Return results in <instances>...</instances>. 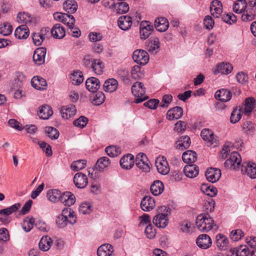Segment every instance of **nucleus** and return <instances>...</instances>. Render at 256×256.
Returning a JSON list of instances; mask_svg holds the SVG:
<instances>
[{"instance_id":"nucleus-1","label":"nucleus","mask_w":256,"mask_h":256,"mask_svg":"<svg viewBox=\"0 0 256 256\" xmlns=\"http://www.w3.org/2000/svg\"><path fill=\"white\" fill-rule=\"evenodd\" d=\"M196 223V227L200 231L205 232L210 230L214 225L213 220L208 213L198 216Z\"/></svg>"},{"instance_id":"nucleus-2","label":"nucleus","mask_w":256,"mask_h":256,"mask_svg":"<svg viewBox=\"0 0 256 256\" xmlns=\"http://www.w3.org/2000/svg\"><path fill=\"white\" fill-rule=\"evenodd\" d=\"M132 92L137 98L135 100V103L138 104L144 102L146 99V97L142 98L146 92V88L144 84L140 82H136L132 86Z\"/></svg>"},{"instance_id":"nucleus-3","label":"nucleus","mask_w":256,"mask_h":256,"mask_svg":"<svg viewBox=\"0 0 256 256\" xmlns=\"http://www.w3.org/2000/svg\"><path fill=\"white\" fill-rule=\"evenodd\" d=\"M241 163V157L236 152H232L230 157L224 162L226 167L231 170H236L240 168Z\"/></svg>"},{"instance_id":"nucleus-4","label":"nucleus","mask_w":256,"mask_h":256,"mask_svg":"<svg viewBox=\"0 0 256 256\" xmlns=\"http://www.w3.org/2000/svg\"><path fill=\"white\" fill-rule=\"evenodd\" d=\"M132 58L138 64L144 66L148 62L149 56L148 52L144 50H136L133 52Z\"/></svg>"},{"instance_id":"nucleus-5","label":"nucleus","mask_w":256,"mask_h":256,"mask_svg":"<svg viewBox=\"0 0 256 256\" xmlns=\"http://www.w3.org/2000/svg\"><path fill=\"white\" fill-rule=\"evenodd\" d=\"M242 172H245L251 178H256V164L252 162H244L242 166Z\"/></svg>"},{"instance_id":"nucleus-6","label":"nucleus","mask_w":256,"mask_h":256,"mask_svg":"<svg viewBox=\"0 0 256 256\" xmlns=\"http://www.w3.org/2000/svg\"><path fill=\"white\" fill-rule=\"evenodd\" d=\"M46 49L44 47L37 48L33 54L34 62L38 65H40L44 63Z\"/></svg>"},{"instance_id":"nucleus-7","label":"nucleus","mask_w":256,"mask_h":256,"mask_svg":"<svg viewBox=\"0 0 256 256\" xmlns=\"http://www.w3.org/2000/svg\"><path fill=\"white\" fill-rule=\"evenodd\" d=\"M156 166L158 172L162 174H166L170 172V168L166 158H158L156 160Z\"/></svg>"},{"instance_id":"nucleus-8","label":"nucleus","mask_w":256,"mask_h":256,"mask_svg":"<svg viewBox=\"0 0 256 256\" xmlns=\"http://www.w3.org/2000/svg\"><path fill=\"white\" fill-rule=\"evenodd\" d=\"M155 206V200L150 196H146L141 200L140 208L144 211L149 212L153 210Z\"/></svg>"},{"instance_id":"nucleus-9","label":"nucleus","mask_w":256,"mask_h":256,"mask_svg":"<svg viewBox=\"0 0 256 256\" xmlns=\"http://www.w3.org/2000/svg\"><path fill=\"white\" fill-rule=\"evenodd\" d=\"M205 175L208 181L214 183L220 178L221 171L218 168H210L207 170Z\"/></svg>"},{"instance_id":"nucleus-10","label":"nucleus","mask_w":256,"mask_h":256,"mask_svg":"<svg viewBox=\"0 0 256 256\" xmlns=\"http://www.w3.org/2000/svg\"><path fill=\"white\" fill-rule=\"evenodd\" d=\"M197 246L201 248L207 249L212 245V240L210 237L206 234L200 235L196 238Z\"/></svg>"},{"instance_id":"nucleus-11","label":"nucleus","mask_w":256,"mask_h":256,"mask_svg":"<svg viewBox=\"0 0 256 256\" xmlns=\"http://www.w3.org/2000/svg\"><path fill=\"white\" fill-rule=\"evenodd\" d=\"M74 182L76 186L78 188H83L88 184V178L86 174L78 172L76 174L74 178Z\"/></svg>"},{"instance_id":"nucleus-12","label":"nucleus","mask_w":256,"mask_h":256,"mask_svg":"<svg viewBox=\"0 0 256 256\" xmlns=\"http://www.w3.org/2000/svg\"><path fill=\"white\" fill-rule=\"evenodd\" d=\"M60 201L64 206H70L76 202L74 195L70 192H66L60 195Z\"/></svg>"},{"instance_id":"nucleus-13","label":"nucleus","mask_w":256,"mask_h":256,"mask_svg":"<svg viewBox=\"0 0 256 256\" xmlns=\"http://www.w3.org/2000/svg\"><path fill=\"white\" fill-rule=\"evenodd\" d=\"M153 223L158 228H165L168 224L167 214H156L153 218Z\"/></svg>"},{"instance_id":"nucleus-14","label":"nucleus","mask_w":256,"mask_h":256,"mask_svg":"<svg viewBox=\"0 0 256 256\" xmlns=\"http://www.w3.org/2000/svg\"><path fill=\"white\" fill-rule=\"evenodd\" d=\"M183 115V110L180 106H176L169 110L166 113V118L170 120L180 118Z\"/></svg>"},{"instance_id":"nucleus-15","label":"nucleus","mask_w":256,"mask_h":256,"mask_svg":"<svg viewBox=\"0 0 256 256\" xmlns=\"http://www.w3.org/2000/svg\"><path fill=\"white\" fill-rule=\"evenodd\" d=\"M86 86L88 90L92 92H95L100 87V82L98 79L91 77L86 80Z\"/></svg>"},{"instance_id":"nucleus-16","label":"nucleus","mask_w":256,"mask_h":256,"mask_svg":"<svg viewBox=\"0 0 256 256\" xmlns=\"http://www.w3.org/2000/svg\"><path fill=\"white\" fill-rule=\"evenodd\" d=\"M232 68V66L230 63L225 64L222 62L216 65V68L214 70V73L216 74L218 73L228 74L231 72Z\"/></svg>"},{"instance_id":"nucleus-17","label":"nucleus","mask_w":256,"mask_h":256,"mask_svg":"<svg viewBox=\"0 0 256 256\" xmlns=\"http://www.w3.org/2000/svg\"><path fill=\"white\" fill-rule=\"evenodd\" d=\"M51 34L54 38L62 39L66 36V30L60 24H56L52 28Z\"/></svg>"},{"instance_id":"nucleus-18","label":"nucleus","mask_w":256,"mask_h":256,"mask_svg":"<svg viewBox=\"0 0 256 256\" xmlns=\"http://www.w3.org/2000/svg\"><path fill=\"white\" fill-rule=\"evenodd\" d=\"M60 113L64 118L68 119L73 116L76 113V108L74 104H69L62 108Z\"/></svg>"},{"instance_id":"nucleus-19","label":"nucleus","mask_w":256,"mask_h":256,"mask_svg":"<svg viewBox=\"0 0 256 256\" xmlns=\"http://www.w3.org/2000/svg\"><path fill=\"white\" fill-rule=\"evenodd\" d=\"M222 4L218 0H213L211 2L210 6V10L211 14L216 18H218L222 12Z\"/></svg>"},{"instance_id":"nucleus-20","label":"nucleus","mask_w":256,"mask_h":256,"mask_svg":"<svg viewBox=\"0 0 256 256\" xmlns=\"http://www.w3.org/2000/svg\"><path fill=\"white\" fill-rule=\"evenodd\" d=\"M154 26L158 31L164 32L168 30L169 26V23L166 18H158L155 20Z\"/></svg>"},{"instance_id":"nucleus-21","label":"nucleus","mask_w":256,"mask_h":256,"mask_svg":"<svg viewBox=\"0 0 256 256\" xmlns=\"http://www.w3.org/2000/svg\"><path fill=\"white\" fill-rule=\"evenodd\" d=\"M121 166L126 170L131 168L134 166V157L131 154H127L123 156L120 161Z\"/></svg>"},{"instance_id":"nucleus-22","label":"nucleus","mask_w":256,"mask_h":256,"mask_svg":"<svg viewBox=\"0 0 256 256\" xmlns=\"http://www.w3.org/2000/svg\"><path fill=\"white\" fill-rule=\"evenodd\" d=\"M53 114V110L48 105H43L40 107L38 116L40 118L48 119Z\"/></svg>"},{"instance_id":"nucleus-23","label":"nucleus","mask_w":256,"mask_h":256,"mask_svg":"<svg viewBox=\"0 0 256 256\" xmlns=\"http://www.w3.org/2000/svg\"><path fill=\"white\" fill-rule=\"evenodd\" d=\"M215 98L220 101L226 102L230 100L232 94L229 90L222 88L216 92Z\"/></svg>"},{"instance_id":"nucleus-24","label":"nucleus","mask_w":256,"mask_h":256,"mask_svg":"<svg viewBox=\"0 0 256 256\" xmlns=\"http://www.w3.org/2000/svg\"><path fill=\"white\" fill-rule=\"evenodd\" d=\"M29 30L26 24L18 26L14 32L15 36L18 39H26L29 35Z\"/></svg>"},{"instance_id":"nucleus-25","label":"nucleus","mask_w":256,"mask_h":256,"mask_svg":"<svg viewBox=\"0 0 256 256\" xmlns=\"http://www.w3.org/2000/svg\"><path fill=\"white\" fill-rule=\"evenodd\" d=\"M118 22L120 28L124 30H128L132 24V18L127 16L120 17Z\"/></svg>"},{"instance_id":"nucleus-26","label":"nucleus","mask_w":256,"mask_h":256,"mask_svg":"<svg viewBox=\"0 0 256 256\" xmlns=\"http://www.w3.org/2000/svg\"><path fill=\"white\" fill-rule=\"evenodd\" d=\"M113 252L112 246L107 244L100 246L97 250L98 256H111Z\"/></svg>"},{"instance_id":"nucleus-27","label":"nucleus","mask_w":256,"mask_h":256,"mask_svg":"<svg viewBox=\"0 0 256 256\" xmlns=\"http://www.w3.org/2000/svg\"><path fill=\"white\" fill-rule=\"evenodd\" d=\"M104 91L113 92L118 88V82L114 78H110L105 81L103 85Z\"/></svg>"},{"instance_id":"nucleus-28","label":"nucleus","mask_w":256,"mask_h":256,"mask_svg":"<svg viewBox=\"0 0 256 256\" xmlns=\"http://www.w3.org/2000/svg\"><path fill=\"white\" fill-rule=\"evenodd\" d=\"M184 171L187 177L194 178L198 175L199 168L196 164H190L184 168Z\"/></svg>"},{"instance_id":"nucleus-29","label":"nucleus","mask_w":256,"mask_h":256,"mask_svg":"<svg viewBox=\"0 0 256 256\" xmlns=\"http://www.w3.org/2000/svg\"><path fill=\"white\" fill-rule=\"evenodd\" d=\"M31 84L32 87L38 90L45 89L46 86L45 79L38 76L33 77L31 80Z\"/></svg>"},{"instance_id":"nucleus-30","label":"nucleus","mask_w":256,"mask_h":256,"mask_svg":"<svg viewBox=\"0 0 256 256\" xmlns=\"http://www.w3.org/2000/svg\"><path fill=\"white\" fill-rule=\"evenodd\" d=\"M160 42L158 38H150L146 45V50L150 52L156 53L160 48Z\"/></svg>"},{"instance_id":"nucleus-31","label":"nucleus","mask_w":256,"mask_h":256,"mask_svg":"<svg viewBox=\"0 0 256 256\" xmlns=\"http://www.w3.org/2000/svg\"><path fill=\"white\" fill-rule=\"evenodd\" d=\"M216 246L220 250H225L227 249L228 240L224 235L218 234L216 237Z\"/></svg>"},{"instance_id":"nucleus-32","label":"nucleus","mask_w":256,"mask_h":256,"mask_svg":"<svg viewBox=\"0 0 256 256\" xmlns=\"http://www.w3.org/2000/svg\"><path fill=\"white\" fill-rule=\"evenodd\" d=\"M182 159L185 163H194L197 159L196 153L193 150H187L183 153Z\"/></svg>"},{"instance_id":"nucleus-33","label":"nucleus","mask_w":256,"mask_h":256,"mask_svg":"<svg viewBox=\"0 0 256 256\" xmlns=\"http://www.w3.org/2000/svg\"><path fill=\"white\" fill-rule=\"evenodd\" d=\"M164 190L163 183L158 180H155L150 186V192L154 196L161 194Z\"/></svg>"},{"instance_id":"nucleus-34","label":"nucleus","mask_w":256,"mask_h":256,"mask_svg":"<svg viewBox=\"0 0 256 256\" xmlns=\"http://www.w3.org/2000/svg\"><path fill=\"white\" fill-rule=\"evenodd\" d=\"M52 243V240L48 236H42L39 242V248L40 250L46 252L48 250Z\"/></svg>"},{"instance_id":"nucleus-35","label":"nucleus","mask_w":256,"mask_h":256,"mask_svg":"<svg viewBox=\"0 0 256 256\" xmlns=\"http://www.w3.org/2000/svg\"><path fill=\"white\" fill-rule=\"evenodd\" d=\"M69 207L64 208L60 215L64 216L66 218H67L66 216H68V218H70L69 224H74L76 222V215L74 214V212Z\"/></svg>"},{"instance_id":"nucleus-36","label":"nucleus","mask_w":256,"mask_h":256,"mask_svg":"<svg viewBox=\"0 0 256 256\" xmlns=\"http://www.w3.org/2000/svg\"><path fill=\"white\" fill-rule=\"evenodd\" d=\"M110 164V159L108 158L102 157L97 160L94 170L102 172L108 167Z\"/></svg>"},{"instance_id":"nucleus-37","label":"nucleus","mask_w":256,"mask_h":256,"mask_svg":"<svg viewBox=\"0 0 256 256\" xmlns=\"http://www.w3.org/2000/svg\"><path fill=\"white\" fill-rule=\"evenodd\" d=\"M63 6L68 14L74 13L78 9V5L74 0H66L64 3Z\"/></svg>"},{"instance_id":"nucleus-38","label":"nucleus","mask_w":256,"mask_h":256,"mask_svg":"<svg viewBox=\"0 0 256 256\" xmlns=\"http://www.w3.org/2000/svg\"><path fill=\"white\" fill-rule=\"evenodd\" d=\"M176 148L181 150L188 148L190 144V140L188 136H180L177 141Z\"/></svg>"},{"instance_id":"nucleus-39","label":"nucleus","mask_w":256,"mask_h":256,"mask_svg":"<svg viewBox=\"0 0 256 256\" xmlns=\"http://www.w3.org/2000/svg\"><path fill=\"white\" fill-rule=\"evenodd\" d=\"M70 80L72 84L79 85L84 80L82 72L79 70L74 71L70 76Z\"/></svg>"},{"instance_id":"nucleus-40","label":"nucleus","mask_w":256,"mask_h":256,"mask_svg":"<svg viewBox=\"0 0 256 256\" xmlns=\"http://www.w3.org/2000/svg\"><path fill=\"white\" fill-rule=\"evenodd\" d=\"M91 68L96 74L100 75L103 72L104 64L100 60H93Z\"/></svg>"},{"instance_id":"nucleus-41","label":"nucleus","mask_w":256,"mask_h":256,"mask_svg":"<svg viewBox=\"0 0 256 256\" xmlns=\"http://www.w3.org/2000/svg\"><path fill=\"white\" fill-rule=\"evenodd\" d=\"M247 3L246 0H238L234 4L233 10L237 14H240L246 10Z\"/></svg>"},{"instance_id":"nucleus-42","label":"nucleus","mask_w":256,"mask_h":256,"mask_svg":"<svg viewBox=\"0 0 256 256\" xmlns=\"http://www.w3.org/2000/svg\"><path fill=\"white\" fill-rule=\"evenodd\" d=\"M21 204L20 203H16L12 206L0 210V214L4 215L6 216H9L12 213L16 212L20 208Z\"/></svg>"},{"instance_id":"nucleus-43","label":"nucleus","mask_w":256,"mask_h":256,"mask_svg":"<svg viewBox=\"0 0 256 256\" xmlns=\"http://www.w3.org/2000/svg\"><path fill=\"white\" fill-rule=\"evenodd\" d=\"M200 136L205 141L210 142V144L215 142L214 134L208 129H204L202 130Z\"/></svg>"},{"instance_id":"nucleus-44","label":"nucleus","mask_w":256,"mask_h":256,"mask_svg":"<svg viewBox=\"0 0 256 256\" xmlns=\"http://www.w3.org/2000/svg\"><path fill=\"white\" fill-rule=\"evenodd\" d=\"M17 22L26 24L32 22V18L30 14L26 12H19L17 16Z\"/></svg>"},{"instance_id":"nucleus-45","label":"nucleus","mask_w":256,"mask_h":256,"mask_svg":"<svg viewBox=\"0 0 256 256\" xmlns=\"http://www.w3.org/2000/svg\"><path fill=\"white\" fill-rule=\"evenodd\" d=\"M243 111L242 109H238L237 108H234L230 116V121L232 124L238 122L242 118V114Z\"/></svg>"},{"instance_id":"nucleus-46","label":"nucleus","mask_w":256,"mask_h":256,"mask_svg":"<svg viewBox=\"0 0 256 256\" xmlns=\"http://www.w3.org/2000/svg\"><path fill=\"white\" fill-rule=\"evenodd\" d=\"M245 106L244 112L246 114H249L254 108L255 100L252 98H248L245 100Z\"/></svg>"},{"instance_id":"nucleus-47","label":"nucleus","mask_w":256,"mask_h":256,"mask_svg":"<svg viewBox=\"0 0 256 256\" xmlns=\"http://www.w3.org/2000/svg\"><path fill=\"white\" fill-rule=\"evenodd\" d=\"M201 190L206 194L213 197L216 194L217 189L214 187L208 186L207 184H203L201 187Z\"/></svg>"},{"instance_id":"nucleus-48","label":"nucleus","mask_w":256,"mask_h":256,"mask_svg":"<svg viewBox=\"0 0 256 256\" xmlns=\"http://www.w3.org/2000/svg\"><path fill=\"white\" fill-rule=\"evenodd\" d=\"M114 8L118 14H124L128 11L129 6L126 2H120L115 4Z\"/></svg>"},{"instance_id":"nucleus-49","label":"nucleus","mask_w":256,"mask_h":256,"mask_svg":"<svg viewBox=\"0 0 256 256\" xmlns=\"http://www.w3.org/2000/svg\"><path fill=\"white\" fill-rule=\"evenodd\" d=\"M61 192L57 190H52L48 192L47 196L48 200L52 202L60 200Z\"/></svg>"},{"instance_id":"nucleus-50","label":"nucleus","mask_w":256,"mask_h":256,"mask_svg":"<svg viewBox=\"0 0 256 256\" xmlns=\"http://www.w3.org/2000/svg\"><path fill=\"white\" fill-rule=\"evenodd\" d=\"M105 152L110 157H116L120 154V148L114 146L106 147Z\"/></svg>"},{"instance_id":"nucleus-51","label":"nucleus","mask_w":256,"mask_h":256,"mask_svg":"<svg viewBox=\"0 0 256 256\" xmlns=\"http://www.w3.org/2000/svg\"><path fill=\"white\" fill-rule=\"evenodd\" d=\"M34 222L35 220L32 217L26 219L22 222V228L26 232H28L33 228Z\"/></svg>"},{"instance_id":"nucleus-52","label":"nucleus","mask_w":256,"mask_h":256,"mask_svg":"<svg viewBox=\"0 0 256 256\" xmlns=\"http://www.w3.org/2000/svg\"><path fill=\"white\" fill-rule=\"evenodd\" d=\"M86 164V161L84 160H80L74 162L71 164V168L74 171H78L84 168Z\"/></svg>"},{"instance_id":"nucleus-53","label":"nucleus","mask_w":256,"mask_h":256,"mask_svg":"<svg viewBox=\"0 0 256 256\" xmlns=\"http://www.w3.org/2000/svg\"><path fill=\"white\" fill-rule=\"evenodd\" d=\"M45 132L48 136L51 139L56 140L59 136V132L53 127L48 126L46 128Z\"/></svg>"},{"instance_id":"nucleus-54","label":"nucleus","mask_w":256,"mask_h":256,"mask_svg":"<svg viewBox=\"0 0 256 256\" xmlns=\"http://www.w3.org/2000/svg\"><path fill=\"white\" fill-rule=\"evenodd\" d=\"M104 99L105 96L104 93L98 92L94 96L92 102L94 105L99 106L104 102Z\"/></svg>"},{"instance_id":"nucleus-55","label":"nucleus","mask_w":256,"mask_h":256,"mask_svg":"<svg viewBox=\"0 0 256 256\" xmlns=\"http://www.w3.org/2000/svg\"><path fill=\"white\" fill-rule=\"evenodd\" d=\"M75 22L76 20L73 16L65 13L64 18L62 19V23L64 24L68 28L70 26H74Z\"/></svg>"},{"instance_id":"nucleus-56","label":"nucleus","mask_w":256,"mask_h":256,"mask_svg":"<svg viewBox=\"0 0 256 256\" xmlns=\"http://www.w3.org/2000/svg\"><path fill=\"white\" fill-rule=\"evenodd\" d=\"M88 121V120L86 117L80 116L73 122V124L76 127L84 128L87 124Z\"/></svg>"},{"instance_id":"nucleus-57","label":"nucleus","mask_w":256,"mask_h":256,"mask_svg":"<svg viewBox=\"0 0 256 256\" xmlns=\"http://www.w3.org/2000/svg\"><path fill=\"white\" fill-rule=\"evenodd\" d=\"M12 30V26L8 23L4 22L3 24L0 25V34L4 36L10 35Z\"/></svg>"},{"instance_id":"nucleus-58","label":"nucleus","mask_w":256,"mask_h":256,"mask_svg":"<svg viewBox=\"0 0 256 256\" xmlns=\"http://www.w3.org/2000/svg\"><path fill=\"white\" fill-rule=\"evenodd\" d=\"M222 19L224 22L230 24H232L236 22V16L232 13L222 15Z\"/></svg>"},{"instance_id":"nucleus-59","label":"nucleus","mask_w":256,"mask_h":256,"mask_svg":"<svg viewBox=\"0 0 256 256\" xmlns=\"http://www.w3.org/2000/svg\"><path fill=\"white\" fill-rule=\"evenodd\" d=\"M244 236L243 232L240 230L238 229L232 231L230 236L232 240L234 241H238L240 240Z\"/></svg>"},{"instance_id":"nucleus-60","label":"nucleus","mask_w":256,"mask_h":256,"mask_svg":"<svg viewBox=\"0 0 256 256\" xmlns=\"http://www.w3.org/2000/svg\"><path fill=\"white\" fill-rule=\"evenodd\" d=\"M66 218L60 214L57 217L56 223L60 228H64L69 224V220L67 221Z\"/></svg>"},{"instance_id":"nucleus-61","label":"nucleus","mask_w":256,"mask_h":256,"mask_svg":"<svg viewBox=\"0 0 256 256\" xmlns=\"http://www.w3.org/2000/svg\"><path fill=\"white\" fill-rule=\"evenodd\" d=\"M92 210L91 205L86 202L82 203L79 208V211L82 214H89Z\"/></svg>"},{"instance_id":"nucleus-62","label":"nucleus","mask_w":256,"mask_h":256,"mask_svg":"<svg viewBox=\"0 0 256 256\" xmlns=\"http://www.w3.org/2000/svg\"><path fill=\"white\" fill-rule=\"evenodd\" d=\"M8 124L13 128L18 131L22 130L24 127H22V124L15 119H10L8 121Z\"/></svg>"},{"instance_id":"nucleus-63","label":"nucleus","mask_w":256,"mask_h":256,"mask_svg":"<svg viewBox=\"0 0 256 256\" xmlns=\"http://www.w3.org/2000/svg\"><path fill=\"white\" fill-rule=\"evenodd\" d=\"M254 15L250 10H245L243 12L242 16V20L244 22L251 21L254 19Z\"/></svg>"},{"instance_id":"nucleus-64","label":"nucleus","mask_w":256,"mask_h":256,"mask_svg":"<svg viewBox=\"0 0 256 256\" xmlns=\"http://www.w3.org/2000/svg\"><path fill=\"white\" fill-rule=\"evenodd\" d=\"M145 234L148 238H154L156 234V230H154L152 225L149 224L145 228Z\"/></svg>"}]
</instances>
